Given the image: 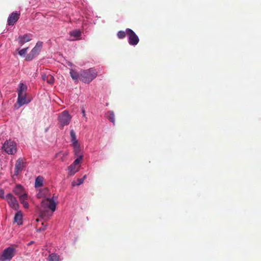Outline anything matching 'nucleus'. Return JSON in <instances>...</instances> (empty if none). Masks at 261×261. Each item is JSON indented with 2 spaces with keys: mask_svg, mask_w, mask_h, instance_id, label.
<instances>
[{
  "mask_svg": "<svg viewBox=\"0 0 261 261\" xmlns=\"http://www.w3.org/2000/svg\"><path fill=\"white\" fill-rule=\"evenodd\" d=\"M97 75V72L94 68H90L80 71V81L85 83L89 84Z\"/></svg>",
  "mask_w": 261,
  "mask_h": 261,
  "instance_id": "obj_1",
  "label": "nucleus"
},
{
  "mask_svg": "<svg viewBox=\"0 0 261 261\" xmlns=\"http://www.w3.org/2000/svg\"><path fill=\"white\" fill-rule=\"evenodd\" d=\"M9 247L5 248L0 256V261L10 260L16 254V246Z\"/></svg>",
  "mask_w": 261,
  "mask_h": 261,
  "instance_id": "obj_2",
  "label": "nucleus"
},
{
  "mask_svg": "<svg viewBox=\"0 0 261 261\" xmlns=\"http://www.w3.org/2000/svg\"><path fill=\"white\" fill-rule=\"evenodd\" d=\"M2 148L8 154H14L17 151L16 143L11 140L5 141Z\"/></svg>",
  "mask_w": 261,
  "mask_h": 261,
  "instance_id": "obj_3",
  "label": "nucleus"
},
{
  "mask_svg": "<svg viewBox=\"0 0 261 261\" xmlns=\"http://www.w3.org/2000/svg\"><path fill=\"white\" fill-rule=\"evenodd\" d=\"M56 203L54 200V197L51 198H47L42 200L41 203V206L43 209L47 208L50 210L52 212H54L56 208Z\"/></svg>",
  "mask_w": 261,
  "mask_h": 261,
  "instance_id": "obj_4",
  "label": "nucleus"
},
{
  "mask_svg": "<svg viewBox=\"0 0 261 261\" xmlns=\"http://www.w3.org/2000/svg\"><path fill=\"white\" fill-rule=\"evenodd\" d=\"M42 47V42L38 41L35 47L32 49L31 51L27 56L25 60L27 61L32 60L36 56L39 55Z\"/></svg>",
  "mask_w": 261,
  "mask_h": 261,
  "instance_id": "obj_5",
  "label": "nucleus"
},
{
  "mask_svg": "<svg viewBox=\"0 0 261 261\" xmlns=\"http://www.w3.org/2000/svg\"><path fill=\"white\" fill-rule=\"evenodd\" d=\"M128 43L130 45H136L139 42V38L136 34L130 29H126Z\"/></svg>",
  "mask_w": 261,
  "mask_h": 261,
  "instance_id": "obj_6",
  "label": "nucleus"
},
{
  "mask_svg": "<svg viewBox=\"0 0 261 261\" xmlns=\"http://www.w3.org/2000/svg\"><path fill=\"white\" fill-rule=\"evenodd\" d=\"M59 118L61 124L64 126L69 123L71 117L67 111H64L60 114Z\"/></svg>",
  "mask_w": 261,
  "mask_h": 261,
  "instance_id": "obj_7",
  "label": "nucleus"
},
{
  "mask_svg": "<svg viewBox=\"0 0 261 261\" xmlns=\"http://www.w3.org/2000/svg\"><path fill=\"white\" fill-rule=\"evenodd\" d=\"M5 199L10 207L15 210H17L18 209L19 206L18 203L16 198L12 194H8L6 196Z\"/></svg>",
  "mask_w": 261,
  "mask_h": 261,
  "instance_id": "obj_8",
  "label": "nucleus"
},
{
  "mask_svg": "<svg viewBox=\"0 0 261 261\" xmlns=\"http://www.w3.org/2000/svg\"><path fill=\"white\" fill-rule=\"evenodd\" d=\"M24 161L23 159L21 158H19L16 162L14 175L17 176L19 172L22 171L23 169L24 166Z\"/></svg>",
  "mask_w": 261,
  "mask_h": 261,
  "instance_id": "obj_9",
  "label": "nucleus"
},
{
  "mask_svg": "<svg viewBox=\"0 0 261 261\" xmlns=\"http://www.w3.org/2000/svg\"><path fill=\"white\" fill-rule=\"evenodd\" d=\"M31 101V99L27 97V94H18L17 103L19 106H22L24 104L29 103Z\"/></svg>",
  "mask_w": 261,
  "mask_h": 261,
  "instance_id": "obj_10",
  "label": "nucleus"
},
{
  "mask_svg": "<svg viewBox=\"0 0 261 261\" xmlns=\"http://www.w3.org/2000/svg\"><path fill=\"white\" fill-rule=\"evenodd\" d=\"M20 16L19 13L13 12L8 18V23L9 25H13L19 19Z\"/></svg>",
  "mask_w": 261,
  "mask_h": 261,
  "instance_id": "obj_11",
  "label": "nucleus"
},
{
  "mask_svg": "<svg viewBox=\"0 0 261 261\" xmlns=\"http://www.w3.org/2000/svg\"><path fill=\"white\" fill-rule=\"evenodd\" d=\"M32 35L30 34H27L19 36L17 39L19 44L22 45L25 43L32 40Z\"/></svg>",
  "mask_w": 261,
  "mask_h": 261,
  "instance_id": "obj_12",
  "label": "nucleus"
},
{
  "mask_svg": "<svg viewBox=\"0 0 261 261\" xmlns=\"http://www.w3.org/2000/svg\"><path fill=\"white\" fill-rule=\"evenodd\" d=\"M22 214L21 211L17 212L14 218V221L15 222L17 223L18 225H20L22 223Z\"/></svg>",
  "mask_w": 261,
  "mask_h": 261,
  "instance_id": "obj_13",
  "label": "nucleus"
},
{
  "mask_svg": "<svg viewBox=\"0 0 261 261\" xmlns=\"http://www.w3.org/2000/svg\"><path fill=\"white\" fill-rule=\"evenodd\" d=\"M80 166H77L76 165H75L73 164H71L68 167V170L69 172L68 174L70 175H73L76 172H77L79 170Z\"/></svg>",
  "mask_w": 261,
  "mask_h": 261,
  "instance_id": "obj_14",
  "label": "nucleus"
},
{
  "mask_svg": "<svg viewBox=\"0 0 261 261\" xmlns=\"http://www.w3.org/2000/svg\"><path fill=\"white\" fill-rule=\"evenodd\" d=\"M70 74L71 78L75 81L80 80V72L78 73L75 70L71 69L70 70Z\"/></svg>",
  "mask_w": 261,
  "mask_h": 261,
  "instance_id": "obj_15",
  "label": "nucleus"
},
{
  "mask_svg": "<svg viewBox=\"0 0 261 261\" xmlns=\"http://www.w3.org/2000/svg\"><path fill=\"white\" fill-rule=\"evenodd\" d=\"M42 79L49 84H53L54 83V77L50 74H43L42 75Z\"/></svg>",
  "mask_w": 261,
  "mask_h": 261,
  "instance_id": "obj_16",
  "label": "nucleus"
},
{
  "mask_svg": "<svg viewBox=\"0 0 261 261\" xmlns=\"http://www.w3.org/2000/svg\"><path fill=\"white\" fill-rule=\"evenodd\" d=\"M49 192V190L47 188H45L43 189H42L39 190V192L37 194V196L39 198H41L44 197H45L48 193Z\"/></svg>",
  "mask_w": 261,
  "mask_h": 261,
  "instance_id": "obj_17",
  "label": "nucleus"
},
{
  "mask_svg": "<svg viewBox=\"0 0 261 261\" xmlns=\"http://www.w3.org/2000/svg\"><path fill=\"white\" fill-rule=\"evenodd\" d=\"M73 147V152L74 153L75 155L76 156H80V155H83L81 152V148L80 145L79 143L72 144Z\"/></svg>",
  "mask_w": 261,
  "mask_h": 261,
  "instance_id": "obj_18",
  "label": "nucleus"
},
{
  "mask_svg": "<svg viewBox=\"0 0 261 261\" xmlns=\"http://www.w3.org/2000/svg\"><path fill=\"white\" fill-rule=\"evenodd\" d=\"M13 192L18 196L24 193L23 188L20 185H17L13 189Z\"/></svg>",
  "mask_w": 261,
  "mask_h": 261,
  "instance_id": "obj_19",
  "label": "nucleus"
},
{
  "mask_svg": "<svg viewBox=\"0 0 261 261\" xmlns=\"http://www.w3.org/2000/svg\"><path fill=\"white\" fill-rule=\"evenodd\" d=\"M43 181V177L41 176H38L35 179V187L38 188L42 186Z\"/></svg>",
  "mask_w": 261,
  "mask_h": 261,
  "instance_id": "obj_20",
  "label": "nucleus"
},
{
  "mask_svg": "<svg viewBox=\"0 0 261 261\" xmlns=\"http://www.w3.org/2000/svg\"><path fill=\"white\" fill-rule=\"evenodd\" d=\"M27 90V87L24 85L23 83H20L18 88V94H27L26 91Z\"/></svg>",
  "mask_w": 261,
  "mask_h": 261,
  "instance_id": "obj_21",
  "label": "nucleus"
},
{
  "mask_svg": "<svg viewBox=\"0 0 261 261\" xmlns=\"http://www.w3.org/2000/svg\"><path fill=\"white\" fill-rule=\"evenodd\" d=\"M69 35L71 36L74 37L75 38L74 40H79L80 39V37L81 35V32L79 30H74L73 31L69 32Z\"/></svg>",
  "mask_w": 261,
  "mask_h": 261,
  "instance_id": "obj_22",
  "label": "nucleus"
},
{
  "mask_svg": "<svg viewBox=\"0 0 261 261\" xmlns=\"http://www.w3.org/2000/svg\"><path fill=\"white\" fill-rule=\"evenodd\" d=\"M107 117L108 120L112 122L114 124L115 123V115L113 111H109L107 113Z\"/></svg>",
  "mask_w": 261,
  "mask_h": 261,
  "instance_id": "obj_23",
  "label": "nucleus"
},
{
  "mask_svg": "<svg viewBox=\"0 0 261 261\" xmlns=\"http://www.w3.org/2000/svg\"><path fill=\"white\" fill-rule=\"evenodd\" d=\"M70 135L71 137V141L72 144L79 143L78 140L76 139L75 133L73 129H71L70 130Z\"/></svg>",
  "mask_w": 261,
  "mask_h": 261,
  "instance_id": "obj_24",
  "label": "nucleus"
},
{
  "mask_svg": "<svg viewBox=\"0 0 261 261\" xmlns=\"http://www.w3.org/2000/svg\"><path fill=\"white\" fill-rule=\"evenodd\" d=\"M126 35H127L126 29L125 30V31H119L117 33V37L120 39L124 38Z\"/></svg>",
  "mask_w": 261,
  "mask_h": 261,
  "instance_id": "obj_25",
  "label": "nucleus"
},
{
  "mask_svg": "<svg viewBox=\"0 0 261 261\" xmlns=\"http://www.w3.org/2000/svg\"><path fill=\"white\" fill-rule=\"evenodd\" d=\"M48 261H59L58 256L55 253H51L48 256Z\"/></svg>",
  "mask_w": 261,
  "mask_h": 261,
  "instance_id": "obj_26",
  "label": "nucleus"
},
{
  "mask_svg": "<svg viewBox=\"0 0 261 261\" xmlns=\"http://www.w3.org/2000/svg\"><path fill=\"white\" fill-rule=\"evenodd\" d=\"M78 156V158L74 161V162H73L72 164L75 165H76L77 166L80 167V166L79 165L83 159V155H80V156Z\"/></svg>",
  "mask_w": 261,
  "mask_h": 261,
  "instance_id": "obj_27",
  "label": "nucleus"
},
{
  "mask_svg": "<svg viewBox=\"0 0 261 261\" xmlns=\"http://www.w3.org/2000/svg\"><path fill=\"white\" fill-rule=\"evenodd\" d=\"M78 156V158L74 161V162H73L72 164L75 165H76L77 166L80 167V166L79 165L83 159V155H80V156Z\"/></svg>",
  "mask_w": 261,
  "mask_h": 261,
  "instance_id": "obj_28",
  "label": "nucleus"
},
{
  "mask_svg": "<svg viewBox=\"0 0 261 261\" xmlns=\"http://www.w3.org/2000/svg\"><path fill=\"white\" fill-rule=\"evenodd\" d=\"M83 181H84L83 178H79L76 181H73L72 182V186H80L83 184Z\"/></svg>",
  "mask_w": 261,
  "mask_h": 261,
  "instance_id": "obj_29",
  "label": "nucleus"
},
{
  "mask_svg": "<svg viewBox=\"0 0 261 261\" xmlns=\"http://www.w3.org/2000/svg\"><path fill=\"white\" fill-rule=\"evenodd\" d=\"M19 197L20 202H22L27 200L28 195L26 193H23L22 194L20 195L19 196Z\"/></svg>",
  "mask_w": 261,
  "mask_h": 261,
  "instance_id": "obj_30",
  "label": "nucleus"
},
{
  "mask_svg": "<svg viewBox=\"0 0 261 261\" xmlns=\"http://www.w3.org/2000/svg\"><path fill=\"white\" fill-rule=\"evenodd\" d=\"M28 49V47L20 49L18 52L19 55L21 56L24 55L27 52Z\"/></svg>",
  "mask_w": 261,
  "mask_h": 261,
  "instance_id": "obj_31",
  "label": "nucleus"
},
{
  "mask_svg": "<svg viewBox=\"0 0 261 261\" xmlns=\"http://www.w3.org/2000/svg\"><path fill=\"white\" fill-rule=\"evenodd\" d=\"M81 111H82V113L83 114V116L85 118V120L87 121V117L86 116L85 111L84 108L83 107L81 108Z\"/></svg>",
  "mask_w": 261,
  "mask_h": 261,
  "instance_id": "obj_32",
  "label": "nucleus"
},
{
  "mask_svg": "<svg viewBox=\"0 0 261 261\" xmlns=\"http://www.w3.org/2000/svg\"><path fill=\"white\" fill-rule=\"evenodd\" d=\"M21 203L23 204V207L24 208H28L29 207V204L27 201H25L22 202Z\"/></svg>",
  "mask_w": 261,
  "mask_h": 261,
  "instance_id": "obj_33",
  "label": "nucleus"
},
{
  "mask_svg": "<svg viewBox=\"0 0 261 261\" xmlns=\"http://www.w3.org/2000/svg\"><path fill=\"white\" fill-rule=\"evenodd\" d=\"M0 197L5 198L4 197V191L3 189L0 188Z\"/></svg>",
  "mask_w": 261,
  "mask_h": 261,
  "instance_id": "obj_34",
  "label": "nucleus"
},
{
  "mask_svg": "<svg viewBox=\"0 0 261 261\" xmlns=\"http://www.w3.org/2000/svg\"><path fill=\"white\" fill-rule=\"evenodd\" d=\"M44 229H45V227H43V228H40L39 229V231H41V230H44Z\"/></svg>",
  "mask_w": 261,
  "mask_h": 261,
  "instance_id": "obj_35",
  "label": "nucleus"
},
{
  "mask_svg": "<svg viewBox=\"0 0 261 261\" xmlns=\"http://www.w3.org/2000/svg\"><path fill=\"white\" fill-rule=\"evenodd\" d=\"M86 178V175H85L82 178L84 179V180Z\"/></svg>",
  "mask_w": 261,
  "mask_h": 261,
  "instance_id": "obj_36",
  "label": "nucleus"
},
{
  "mask_svg": "<svg viewBox=\"0 0 261 261\" xmlns=\"http://www.w3.org/2000/svg\"><path fill=\"white\" fill-rule=\"evenodd\" d=\"M33 244V242H30L29 244H28V245H30L31 244Z\"/></svg>",
  "mask_w": 261,
  "mask_h": 261,
  "instance_id": "obj_37",
  "label": "nucleus"
}]
</instances>
